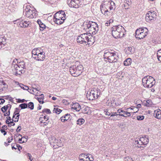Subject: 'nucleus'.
<instances>
[{
  "mask_svg": "<svg viewBox=\"0 0 161 161\" xmlns=\"http://www.w3.org/2000/svg\"><path fill=\"white\" fill-rule=\"evenodd\" d=\"M143 103L144 105L148 107L151 106L152 104V101L150 100L147 101L144 100L143 101Z\"/></svg>",
  "mask_w": 161,
  "mask_h": 161,
  "instance_id": "31",
  "label": "nucleus"
},
{
  "mask_svg": "<svg viewBox=\"0 0 161 161\" xmlns=\"http://www.w3.org/2000/svg\"><path fill=\"white\" fill-rule=\"evenodd\" d=\"M37 23L39 25L41 31L44 30L46 27V26L45 24L43 23L40 20L38 19L37 21Z\"/></svg>",
  "mask_w": 161,
  "mask_h": 161,
  "instance_id": "26",
  "label": "nucleus"
},
{
  "mask_svg": "<svg viewBox=\"0 0 161 161\" xmlns=\"http://www.w3.org/2000/svg\"><path fill=\"white\" fill-rule=\"evenodd\" d=\"M5 102L4 99L2 98H0V104H3Z\"/></svg>",
  "mask_w": 161,
  "mask_h": 161,
  "instance_id": "54",
  "label": "nucleus"
},
{
  "mask_svg": "<svg viewBox=\"0 0 161 161\" xmlns=\"http://www.w3.org/2000/svg\"><path fill=\"white\" fill-rule=\"evenodd\" d=\"M80 161H88L86 159H83V158H79Z\"/></svg>",
  "mask_w": 161,
  "mask_h": 161,
  "instance_id": "63",
  "label": "nucleus"
},
{
  "mask_svg": "<svg viewBox=\"0 0 161 161\" xmlns=\"http://www.w3.org/2000/svg\"><path fill=\"white\" fill-rule=\"evenodd\" d=\"M131 63V59L130 58L126 59L124 62V64L125 66H127L130 65Z\"/></svg>",
  "mask_w": 161,
  "mask_h": 161,
  "instance_id": "29",
  "label": "nucleus"
},
{
  "mask_svg": "<svg viewBox=\"0 0 161 161\" xmlns=\"http://www.w3.org/2000/svg\"><path fill=\"white\" fill-rule=\"evenodd\" d=\"M40 90V88L39 87H37V88H32V93L35 95H36L38 93V92Z\"/></svg>",
  "mask_w": 161,
  "mask_h": 161,
  "instance_id": "38",
  "label": "nucleus"
},
{
  "mask_svg": "<svg viewBox=\"0 0 161 161\" xmlns=\"http://www.w3.org/2000/svg\"><path fill=\"white\" fill-rule=\"evenodd\" d=\"M43 112L48 114H50L51 113L50 110L48 109H44L43 111Z\"/></svg>",
  "mask_w": 161,
  "mask_h": 161,
  "instance_id": "49",
  "label": "nucleus"
},
{
  "mask_svg": "<svg viewBox=\"0 0 161 161\" xmlns=\"http://www.w3.org/2000/svg\"><path fill=\"white\" fill-rule=\"evenodd\" d=\"M9 118H8L6 121V123L7 124H8V126H9V120L10 119V117H9Z\"/></svg>",
  "mask_w": 161,
  "mask_h": 161,
  "instance_id": "56",
  "label": "nucleus"
},
{
  "mask_svg": "<svg viewBox=\"0 0 161 161\" xmlns=\"http://www.w3.org/2000/svg\"><path fill=\"white\" fill-rule=\"evenodd\" d=\"M86 155L84 153H81L79 156V158H81L84 159H86Z\"/></svg>",
  "mask_w": 161,
  "mask_h": 161,
  "instance_id": "45",
  "label": "nucleus"
},
{
  "mask_svg": "<svg viewBox=\"0 0 161 161\" xmlns=\"http://www.w3.org/2000/svg\"><path fill=\"white\" fill-rule=\"evenodd\" d=\"M157 56L158 60L161 62V49L157 51Z\"/></svg>",
  "mask_w": 161,
  "mask_h": 161,
  "instance_id": "37",
  "label": "nucleus"
},
{
  "mask_svg": "<svg viewBox=\"0 0 161 161\" xmlns=\"http://www.w3.org/2000/svg\"><path fill=\"white\" fill-rule=\"evenodd\" d=\"M65 14L64 11H61L56 13L54 16V17H57L58 18H60L62 20H64L65 19Z\"/></svg>",
  "mask_w": 161,
  "mask_h": 161,
  "instance_id": "20",
  "label": "nucleus"
},
{
  "mask_svg": "<svg viewBox=\"0 0 161 161\" xmlns=\"http://www.w3.org/2000/svg\"><path fill=\"white\" fill-rule=\"evenodd\" d=\"M17 137L19 138V142L20 143H23V142H22L23 140L22 138H20L21 137H22V136L20 134H18V136Z\"/></svg>",
  "mask_w": 161,
  "mask_h": 161,
  "instance_id": "47",
  "label": "nucleus"
},
{
  "mask_svg": "<svg viewBox=\"0 0 161 161\" xmlns=\"http://www.w3.org/2000/svg\"><path fill=\"white\" fill-rule=\"evenodd\" d=\"M100 94V91L96 89L88 92L86 94V97L88 99L92 100L94 99L97 98Z\"/></svg>",
  "mask_w": 161,
  "mask_h": 161,
  "instance_id": "11",
  "label": "nucleus"
},
{
  "mask_svg": "<svg viewBox=\"0 0 161 161\" xmlns=\"http://www.w3.org/2000/svg\"><path fill=\"white\" fill-rule=\"evenodd\" d=\"M25 15L30 18H33L37 15L36 11L30 6H26L24 10Z\"/></svg>",
  "mask_w": 161,
  "mask_h": 161,
  "instance_id": "9",
  "label": "nucleus"
},
{
  "mask_svg": "<svg viewBox=\"0 0 161 161\" xmlns=\"http://www.w3.org/2000/svg\"><path fill=\"white\" fill-rule=\"evenodd\" d=\"M117 112L119 113V115L127 118L130 116V113H129L128 111L124 110L122 109H118L117 110Z\"/></svg>",
  "mask_w": 161,
  "mask_h": 161,
  "instance_id": "16",
  "label": "nucleus"
},
{
  "mask_svg": "<svg viewBox=\"0 0 161 161\" xmlns=\"http://www.w3.org/2000/svg\"><path fill=\"white\" fill-rule=\"evenodd\" d=\"M53 112L54 113L59 114L61 112V110L57 108H55L53 109Z\"/></svg>",
  "mask_w": 161,
  "mask_h": 161,
  "instance_id": "40",
  "label": "nucleus"
},
{
  "mask_svg": "<svg viewBox=\"0 0 161 161\" xmlns=\"http://www.w3.org/2000/svg\"><path fill=\"white\" fill-rule=\"evenodd\" d=\"M92 40V39L89 37L87 34L84 33L78 36L77 41L78 43L80 44L91 45L93 43V42Z\"/></svg>",
  "mask_w": 161,
  "mask_h": 161,
  "instance_id": "5",
  "label": "nucleus"
},
{
  "mask_svg": "<svg viewBox=\"0 0 161 161\" xmlns=\"http://www.w3.org/2000/svg\"><path fill=\"white\" fill-rule=\"evenodd\" d=\"M6 44V39L3 37L0 36V49Z\"/></svg>",
  "mask_w": 161,
  "mask_h": 161,
  "instance_id": "28",
  "label": "nucleus"
},
{
  "mask_svg": "<svg viewBox=\"0 0 161 161\" xmlns=\"http://www.w3.org/2000/svg\"><path fill=\"white\" fill-rule=\"evenodd\" d=\"M22 138V142H25L27 141V138H28V136H25L23 137H21Z\"/></svg>",
  "mask_w": 161,
  "mask_h": 161,
  "instance_id": "46",
  "label": "nucleus"
},
{
  "mask_svg": "<svg viewBox=\"0 0 161 161\" xmlns=\"http://www.w3.org/2000/svg\"><path fill=\"white\" fill-rule=\"evenodd\" d=\"M81 110L82 113L83 114L89 115L91 113V111L90 108L87 106H85L82 107L81 108Z\"/></svg>",
  "mask_w": 161,
  "mask_h": 161,
  "instance_id": "24",
  "label": "nucleus"
},
{
  "mask_svg": "<svg viewBox=\"0 0 161 161\" xmlns=\"http://www.w3.org/2000/svg\"><path fill=\"white\" fill-rule=\"evenodd\" d=\"M42 118V119H43L45 121H47L48 119V118L47 116H44Z\"/></svg>",
  "mask_w": 161,
  "mask_h": 161,
  "instance_id": "57",
  "label": "nucleus"
},
{
  "mask_svg": "<svg viewBox=\"0 0 161 161\" xmlns=\"http://www.w3.org/2000/svg\"><path fill=\"white\" fill-rule=\"evenodd\" d=\"M9 105H7L6 106H4V107H3L1 108V110L4 113L8 109V107Z\"/></svg>",
  "mask_w": 161,
  "mask_h": 161,
  "instance_id": "42",
  "label": "nucleus"
},
{
  "mask_svg": "<svg viewBox=\"0 0 161 161\" xmlns=\"http://www.w3.org/2000/svg\"><path fill=\"white\" fill-rule=\"evenodd\" d=\"M19 23V26L23 28L30 27L31 25V22L26 20H22Z\"/></svg>",
  "mask_w": 161,
  "mask_h": 161,
  "instance_id": "18",
  "label": "nucleus"
},
{
  "mask_svg": "<svg viewBox=\"0 0 161 161\" xmlns=\"http://www.w3.org/2000/svg\"><path fill=\"white\" fill-rule=\"evenodd\" d=\"M1 132L4 135H5L6 134V132L4 130H1Z\"/></svg>",
  "mask_w": 161,
  "mask_h": 161,
  "instance_id": "58",
  "label": "nucleus"
},
{
  "mask_svg": "<svg viewBox=\"0 0 161 161\" xmlns=\"http://www.w3.org/2000/svg\"><path fill=\"white\" fill-rule=\"evenodd\" d=\"M62 117L64 118H65L66 120H67L69 118V114H66L64 116Z\"/></svg>",
  "mask_w": 161,
  "mask_h": 161,
  "instance_id": "53",
  "label": "nucleus"
},
{
  "mask_svg": "<svg viewBox=\"0 0 161 161\" xmlns=\"http://www.w3.org/2000/svg\"><path fill=\"white\" fill-rule=\"evenodd\" d=\"M124 161H133L132 159L129 157H126Z\"/></svg>",
  "mask_w": 161,
  "mask_h": 161,
  "instance_id": "51",
  "label": "nucleus"
},
{
  "mask_svg": "<svg viewBox=\"0 0 161 161\" xmlns=\"http://www.w3.org/2000/svg\"><path fill=\"white\" fill-rule=\"evenodd\" d=\"M80 0H67V3L71 7L77 8L80 5Z\"/></svg>",
  "mask_w": 161,
  "mask_h": 161,
  "instance_id": "15",
  "label": "nucleus"
},
{
  "mask_svg": "<svg viewBox=\"0 0 161 161\" xmlns=\"http://www.w3.org/2000/svg\"><path fill=\"white\" fill-rule=\"evenodd\" d=\"M21 129V127L20 126H18L16 129V131L18 132Z\"/></svg>",
  "mask_w": 161,
  "mask_h": 161,
  "instance_id": "60",
  "label": "nucleus"
},
{
  "mask_svg": "<svg viewBox=\"0 0 161 161\" xmlns=\"http://www.w3.org/2000/svg\"><path fill=\"white\" fill-rule=\"evenodd\" d=\"M156 17V13L154 11H150L146 14L145 18L147 21L149 22L153 21Z\"/></svg>",
  "mask_w": 161,
  "mask_h": 161,
  "instance_id": "13",
  "label": "nucleus"
},
{
  "mask_svg": "<svg viewBox=\"0 0 161 161\" xmlns=\"http://www.w3.org/2000/svg\"><path fill=\"white\" fill-rule=\"evenodd\" d=\"M125 3L128 6H130L132 4L131 0H125Z\"/></svg>",
  "mask_w": 161,
  "mask_h": 161,
  "instance_id": "50",
  "label": "nucleus"
},
{
  "mask_svg": "<svg viewBox=\"0 0 161 161\" xmlns=\"http://www.w3.org/2000/svg\"><path fill=\"white\" fill-rule=\"evenodd\" d=\"M104 57L110 63L115 62L117 60L118 56L116 53H111L107 51L105 52Z\"/></svg>",
  "mask_w": 161,
  "mask_h": 161,
  "instance_id": "10",
  "label": "nucleus"
},
{
  "mask_svg": "<svg viewBox=\"0 0 161 161\" xmlns=\"http://www.w3.org/2000/svg\"><path fill=\"white\" fill-rule=\"evenodd\" d=\"M83 67L80 64H78L71 66L69 68V71L72 76H77L82 73Z\"/></svg>",
  "mask_w": 161,
  "mask_h": 161,
  "instance_id": "6",
  "label": "nucleus"
},
{
  "mask_svg": "<svg viewBox=\"0 0 161 161\" xmlns=\"http://www.w3.org/2000/svg\"><path fill=\"white\" fill-rule=\"evenodd\" d=\"M14 115L13 116V121L15 122H18L19 119V113H14Z\"/></svg>",
  "mask_w": 161,
  "mask_h": 161,
  "instance_id": "30",
  "label": "nucleus"
},
{
  "mask_svg": "<svg viewBox=\"0 0 161 161\" xmlns=\"http://www.w3.org/2000/svg\"><path fill=\"white\" fill-rule=\"evenodd\" d=\"M34 104L32 102H30L28 104V108H30L31 110H32L34 108Z\"/></svg>",
  "mask_w": 161,
  "mask_h": 161,
  "instance_id": "41",
  "label": "nucleus"
},
{
  "mask_svg": "<svg viewBox=\"0 0 161 161\" xmlns=\"http://www.w3.org/2000/svg\"><path fill=\"white\" fill-rule=\"evenodd\" d=\"M110 119H111L112 120H116L117 119V117H110Z\"/></svg>",
  "mask_w": 161,
  "mask_h": 161,
  "instance_id": "59",
  "label": "nucleus"
},
{
  "mask_svg": "<svg viewBox=\"0 0 161 161\" xmlns=\"http://www.w3.org/2000/svg\"><path fill=\"white\" fill-rule=\"evenodd\" d=\"M144 118V116L143 115H138L136 117V119L138 120H141L143 119Z\"/></svg>",
  "mask_w": 161,
  "mask_h": 161,
  "instance_id": "44",
  "label": "nucleus"
},
{
  "mask_svg": "<svg viewBox=\"0 0 161 161\" xmlns=\"http://www.w3.org/2000/svg\"><path fill=\"white\" fill-rule=\"evenodd\" d=\"M143 85L145 87L151 88L155 83L154 78L150 76H147L143 77L142 80Z\"/></svg>",
  "mask_w": 161,
  "mask_h": 161,
  "instance_id": "7",
  "label": "nucleus"
},
{
  "mask_svg": "<svg viewBox=\"0 0 161 161\" xmlns=\"http://www.w3.org/2000/svg\"><path fill=\"white\" fill-rule=\"evenodd\" d=\"M16 147H18V149L19 150H20L21 149H22L21 147L19 145L18 146H16Z\"/></svg>",
  "mask_w": 161,
  "mask_h": 161,
  "instance_id": "64",
  "label": "nucleus"
},
{
  "mask_svg": "<svg viewBox=\"0 0 161 161\" xmlns=\"http://www.w3.org/2000/svg\"><path fill=\"white\" fill-rule=\"evenodd\" d=\"M113 20L112 19H110L108 21V24H110V23H111L113 22Z\"/></svg>",
  "mask_w": 161,
  "mask_h": 161,
  "instance_id": "61",
  "label": "nucleus"
},
{
  "mask_svg": "<svg viewBox=\"0 0 161 161\" xmlns=\"http://www.w3.org/2000/svg\"><path fill=\"white\" fill-rule=\"evenodd\" d=\"M113 103L114 102L112 101L111 98H109L107 100L106 102V104L107 106H113Z\"/></svg>",
  "mask_w": 161,
  "mask_h": 161,
  "instance_id": "35",
  "label": "nucleus"
},
{
  "mask_svg": "<svg viewBox=\"0 0 161 161\" xmlns=\"http://www.w3.org/2000/svg\"><path fill=\"white\" fill-rule=\"evenodd\" d=\"M111 30L112 35L115 38H120L123 37L125 35V29L120 25L113 26Z\"/></svg>",
  "mask_w": 161,
  "mask_h": 161,
  "instance_id": "2",
  "label": "nucleus"
},
{
  "mask_svg": "<svg viewBox=\"0 0 161 161\" xmlns=\"http://www.w3.org/2000/svg\"><path fill=\"white\" fill-rule=\"evenodd\" d=\"M71 109H74L76 111H79L81 109L80 106L77 103H75L71 104Z\"/></svg>",
  "mask_w": 161,
  "mask_h": 161,
  "instance_id": "22",
  "label": "nucleus"
},
{
  "mask_svg": "<svg viewBox=\"0 0 161 161\" xmlns=\"http://www.w3.org/2000/svg\"><path fill=\"white\" fill-rule=\"evenodd\" d=\"M32 57L38 61H43L45 58V53L41 48H36L32 51Z\"/></svg>",
  "mask_w": 161,
  "mask_h": 161,
  "instance_id": "4",
  "label": "nucleus"
},
{
  "mask_svg": "<svg viewBox=\"0 0 161 161\" xmlns=\"http://www.w3.org/2000/svg\"><path fill=\"white\" fill-rule=\"evenodd\" d=\"M11 68L15 75H20L25 68V64L23 61L15 59L13 61Z\"/></svg>",
  "mask_w": 161,
  "mask_h": 161,
  "instance_id": "1",
  "label": "nucleus"
},
{
  "mask_svg": "<svg viewBox=\"0 0 161 161\" xmlns=\"http://www.w3.org/2000/svg\"><path fill=\"white\" fill-rule=\"evenodd\" d=\"M19 84V86L24 90H29V88L28 86H25L22 84Z\"/></svg>",
  "mask_w": 161,
  "mask_h": 161,
  "instance_id": "39",
  "label": "nucleus"
},
{
  "mask_svg": "<svg viewBox=\"0 0 161 161\" xmlns=\"http://www.w3.org/2000/svg\"><path fill=\"white\" fill-rule=\"evenodd\" d=\"M54 18L53 20L54 22L58 25L62 24L63 23L64 21L61 19L60 18H58L57 17H54Z\"/></svg>",
  "mask_w": 161,
  "mask_h": 161,
  "instance_id": "27",
  "label": "nucleus"
},
{
  "mask_svg": "<svg viewBox=\"0 0 161 161\" xmlns=\"http://www.w3.org/2000/svg\"><path fill=\"white\" fill-rule=\"evenodd\" d=\"M60 119L61 121L63 122H65V121H67L63 117H62L60 118Z\"/></svg>",
  "mask_w": 161,
  "mask_h": 161,
  "instance_id": "55",
  "label": "nucleus"
},
{
  "mask_svg": "<svg viewBox=\"0 0 161 161\" xmlns=\"http://www.w3.org/2000/svg\"><path fill=\"white\" fill-rule=\"evenodd\" d=\"M19 106L21 109L25 108H27V104L26 103H23L20 104Z\"/></svg>",
  "mask_w": 161,
  "mask_h": 161,
  "instance_id": "43",
  "label": "nucleus"
},
{
  "mask_svg": "<svg viewBox=\"0 0 161 161\" xmlns=\"http://www.w3.org/2000/svg\"><path fill=\"white\" fill-rule=\"evenodd\" d=\"M126 111H128L129 113H130V116L131 115V114L135 113L138 111L137 108L135 107H132L127 108L126 109Z\"/></svg>",
  "mask_w": 161,
  "mask_h": 161,
  "instance_id": "23",
  "label": "nucleus"
},
{
  "mask_svg": "<svg viewBox=\"0 0 161 161\" xmlns=\"http://www.w3.org/2000/svg\"><path fill=\"white\" fill-rule=\"evenodd\" d=\"M104 112L105 113V114L106 115L109 116L111 114V113L108 112V109H105L104 110Z\"/></svg>",
  "mask_w": 161,
  "mask_h": 161,
  "instance_id": "52",
  "label": "nucleus"
},
{
  "mask_svg": "<svg viewBox=\"0 0 161 161\" xmlns=\"http://www.w3.org/2000/svg\"><path fill=\"white\" fill-rule=\"evenodd\" d=\"M50 144L54 148H57L58 147H61L63 144L60 140H57L54 137H52L49 139Z\"/></svg>",
  "mask_w": 161,
  "mask_h": 161,
  "instance_id": "12",
  "label": "nucleus"
},
{
  "mask_svg": "<svg viewBox=\"0 0 161 161\" xmlns=\"http://www.w3.org/2000/svg\"><path fill=\"white\" fill-rule=\"evenodd\" d=\"M148 142V139L146 137H140L139 141H136L135 142V144H139L142 145H146L147 144Z\"/></svg>",
  "mask_w": 161,
  "mask_h": 161,
  "instance_id": "19",
  "label": "nucleus"
},
{
  "mask_svg": "<svg viewBox=\"0 0 161 161\" xmlns=\"http://www.w3.org/2000/svg\"><path fill=\"white\" fill-rule=\"evenodd\" d=\"M85 120L82 118H80L77 120L76 122V124L80 125L82 124H83L85 122Z\"/></svg>",
  "mask_w": 161,
  "mask_h": 161,
  "instance_id": "36",
  "label": "nucleus"
},
{
  "mask_svg": "<svg viewBox=\"0 0 161 161\" xmlns=\"http://www.w3.org/2000/svg\"><path fill=\"white\" fill-rule=\"evenodd\" d=\"M88 161H93V157L91 154H87L86 156V159Z\"/></svg>",
  "mask_w": 161,
  "mask_h": 161,
  "instance_id": "34",
  "label": "nucleus"
},
{
  "mask_svg": "<svg viewBox=\"0 0 161 161\" xmlns=\"http://www.w3.org/2000/svg\"><path fill=\"white\" fill-rule=\"evenodd\" d=\"M148 32V30L146 28H139L136 31L135 37L139 39H143L147 35Z\"/></svg>",
  "mask_w": 161,
  "mask_h": 161,
  "instance_id": "8",
  "label": "nucleus"
},
{
  "mask_svg": "<svg viewBox=\"0 0 161 161\" xmlns=\"http://www.w3.org/2000/svg\"><path fill=\"white\" fill-rule=\"evenodd\" d=\"M105 5H109L108 7H106V8L108 9V10H109V11H108L109 15H111L115 8L114 2L111 1H109L108 2H105Z\"/></svg>",
  "mask_w": 161,
  "mask_h": 161,
  "instance_id": "14",
  "label": "nucleus"
},
{
  "mask_svg": "<svg viewBox=\"0 0 161 161\" xmlns=\"http://www.w3.org/2000/svg\"><path fill=\"white\" fill-rule=\"evenodd\" d=\"M83 27L87 32L92 35L96 34L98 30L97 23L90 22V21L85 22L83 23Z\"/></svg>",
  "mask_w": 161,
  "mask_h": 161,
  "instance_id": "3",
  "label": "nucleus"
},
{
  "mask_svg": "<svg viewBox=\"0 0 161 161\" xmlns=\"http://www.w3.org/2000/svg\"><path fill=\"white\" fill-rule=\"evenodd\" d=\"M154 115L155 118L158 119H161V110L158 109L154 111Z\"/></svg>",
  "mask_w": 161,
  "mask_h": 161,
  "instance_id": "25",
  "label": "nucleus"
},
{
  "mask_svg": "<svg viewBox=\"0 0 161 161\" xmlns=\"http://www.w3.org/2000/svg\"><path fill=\"white\" fill-rule=\"evenodd\" d=\"M40 97H37L36 99L40 103L43 104L44 103L43 99L44 95L43 94H41L40 96Z\"/></svg>",
  "mask_w": 161,
  "mask_h": 161,
  "instance_id": "32",
  "label": "nucleus"
},
{
  "mask_svg": "<svg viewBox=\"0 0 161 161\" xmlns=\"http://www.w3.org/2000/svg\"><path fill=\"white\" fill-rule=\"evenodd\" d=\"M125 52L127 54L133 53L135 52V49L133 47H128L125 48Z\"/></svg>",
  "mask_w": 161,
  "mask_h": 161,
  "instance_id": "21",
  "label": "nucleus"
},
{
  "mask_svg": "<svg viewBox=\"0 0 161 161\" xmlns=\"http://www.w3.org/2000/svg\"><path fill=\"white\" fill-rule=\"evenodd\" d=\"M118 115L119 114H117L116 112H112L111 113L110 117H117Z\"/></svg>",
  "mask_w": 161,
  "mask_h": 161,
  "instance_id": "48",
  "label": "nucleus"
},
{
  "mask_svg": "<svg viewBox=\"0 0 161 161\" xmlns=\"http://www.w3.org/2000/svg\"><path fill=\"white\" fill-rule=\"evenodd\" d=\"M6 87V85L4 82L3 81L0 82V92L3 90Z\"/></svg>",
  "mask_w": 161,
  "mask_h": 161,
  "instance_id": "33",
  "label": "nucleus"
},
{
  "mask_svg": "<svg viewBox=\"0 0 161 161\" xmlns=\"http://www.w3.org/2000/svg\"><path fill=\"white\" fill-rule=\"evenodd\" d=\"M109 5H105L104 3L100 6V10L102 13L105 16L109 15V14L108 13L109 10H108V9L106 8V7H108Z\"/></svg>",
  "mask_w": 161,
  "mask_h": 161,
  "instance_id": "17",
  "label": "nucleus"
},
{
  "mask_svg": "<svg viewBox=\"0 0 161 161\" xmlns=\"http://www.w3.org/2000/svg\"><path fill=\"white\" fill-rule=\"evenodd\" d=\"M12 138H8V139L7 140L8 141V143H9L10 142H11V141L12 140Z\"/></svg>",
  "mask_w": 161,
  "mask_h": 161,
  "instance_id": "62",
  "label": "nucleus"
}]
</instances>
